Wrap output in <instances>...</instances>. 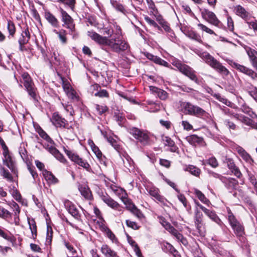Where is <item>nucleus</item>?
<instances>
[{"instance_id":"nucleus-61","label":"nucleus","mask_w":257,"mask_h":257,"mask_svg":"<svg viewBox=\"0 0 257 257\" xmlns=\"http://www.w3.org/2000/svg\"><path fill=\"white\" fill-rule=\"evenodd\" d=\"M208 163L213 168H216L218 166V162L214 157H212L208 160Z\"/></svg>"},{"instance_id":"nucleus-60","label":"nucleus","mask_w":257,"mask_h":257,"mask_svg":"<svg viewBox=\"0 0 257 257\" xmlns=\"http://www.w3.org/2000/svg\"><path fill=\"white\" fill-rule=\"evenodd\" d=\"M240 121L241 122L244 123L246 125H247L248 126H250L251 124H252V122L253 121L251 119H250L248 117L245 116L243 115H242V116H241Z\"/></svg>"},{"instance_id":"nucleus-62","label":"nucleus","mask_w":257,"mask_h":257,"mask_svg":"<svg viewBox=\"0 0 257 257\" xmlns=\"http://www.w3.org/2000/svg\"><path fill=\"white\" fill-rule=\"evenodd\" d=\"M145 20L150 25L153 26L155 28H157L158 29H160V27L157 25V24L149 17L146 16L145 17Z\"/></svg>"},{"instance_id":"nucleus-1","label":"nucleus","mask_w":257,"mask_h":257,"mask_svg":"<svg viewBox=\"0 0 257 257\" xmlns=\"http://www.w3.org/2000/svg\"><path fill=\"white\" fill-rule=\"evenodd\" d=\"M121 34V29L118 26H116L115 35L111 39L103 37L94 31L87 32V35L91 39L99 44L109 46L113 51L117 53L125 51L128 48V44L122 40Z\"/></svg>"},{"instance_id":"nucleus-63","label":"nucleus","mask_w":257,"mask_h":257,"mask_svg":"<svg viewBox=\"0 0 257 257\" xmlns=\"http://www.w3.org/2000/svg\"><path fill=\"white\" fill-rule=\"evenodd\" d=\"M113 31L108 27L103 28L102 29V33L104 35H107L108 37H111L113 34Z\"/></svg>"},{"instance_id":"nucleus-58","label":"nucleus","mask_w":257,"mask_h":257,"mask_svg":"<svg viewBox=\"0 0 257 257\" xmlns=\"http://www.w3.org/2000/svg\"><path fill=\"white\" fill-rule=\"evenodd\" d=\"M11 216V213L7 209L0 206V217L8 218Z\"/></svg>"},{"instance_id":"nucleus-9","label":"nucleus","mask_w":257,"mask_h":257,"mask_svg":"<svg viewBox=\"0 0 257 257\" xmlns=\"http://www.w3.org/2000/svg\"><path fill=\"white\" fill-rule=\"evenodd\" d=\"M3 164L7 166L13 173L15 174L16 173V169L15 167V162L9 153L8 148L5 145L3 147Z\"/></svg>"},{"instance_id":"nucleus-51","label":"nucleus","mask_w":257,"mask_h":257,"mask_svg":"<svg viewBox=\"0 0 257 257\" xmlns=\"http://www.w3.org/2000/svg\"><path fill=\"white\" fill-rule=\"evenodd\" d=\"M39 135L43 139H45L48 143H50L49 144L50 146L52 145L53 144V141L49 137V136L43 131V130H40L39 132Z\"/></svg>"},{"instance_id":"nucleus-4","label":"nucleus","mask_w":257,"mask_h":257,"mask_svg":"<svg viewBox=\"0 0 257 257\" xmlns=\"http://www.w3.org/2000/svg\"><path fill=\"white\" fill-rule=\"evenodd\" d=\"M24 85L29 95L34 101H38L37 89L28 73L22 74Z\"/></svg>"},{"instance_id":"nucleus-36","label":"nucleus","mask_w":257,"mask_h":257,"mask_svg":"<svg viewBox=\"0 0 257 257\" xmlns=\"http://www.w3.org/2000/svg\"><path fill=\"white\" fill-rule=\"evenodd\" d=\"M185 35L191 39L194 40L199 43H202L201 36L196 32L192 31H188L185 33Z\"/></svg>"},{"instance_id":"nucleus-42","label":"nucleus","mask_w":257,"mask_h":257,"mask_svg":"<svg viewBox=\"0 0 257 257\" xmlns=\"http://www.w3.org/2000/svg\"><path fill=\"white\" fill-rule=\"evenodd\" d=\"M103 230L107 237L109 238L112 242L116 243L117 242V238L115 235L106 226H104L103 227Z\"/></svg>"},{"instance_id":"nucleus-17","label":"nucleus","mask_w":257,"mask_h":257,"mask_svg":"<svg viewBox=\"0 0 257 257\" xmlns=\"http://www.w3.org/2000/svg\"><path fill=\"white\" fill-rule=\"evenodd\" d=\"M101 198V199L103 201V202H105L110 207L114 209L118 210L119 211L121 210L120 209V205L109 196L102 195Z\"/></svg>"},{"instance_id":"nucleus-5","label":"nucleus","mask_w":257,"mask_h":257,"mask_svg":"<svg viewBox=\"0 0 257 257\" xmlns=\"http://www.w3.org/2000/svg\"><path fill=\"white\" fill-rule=\"evenodd\" d=\"M172 65L176 67L180 72L189 77L191 80L196 83L198 82V78L195 75V71L190 66L185 64H182L179 60H174L172 62Z\"/></svg>"},{"instance_id":"nucleus-26","label":"nucleus","mask_w":257,"mask_h":257,"mask_svg":"<svg viewBox=\"0 0 257 257\" xmlns=\"http://www.w3.org/2000/svg\"><path fill=\"white\" fill-rule=\"evenodd\" d=\"M209 114L202 108L197 105H194L191 115H194L199 117H207Z\"/></svg>"},{"instance_id":"nucleus-27","label":"nucleus","mask_w":257,"mask_h":257,"mask_svg":"<svg viewBox=\"0 0 257 257\" xmlns=\"http://www.w3.org/2000/svg\"><path fill=\"white\" fill-rule=\"evenodd\" d=\"M234 11L235 14L237 16L240 17L245 20H247L249 14L242 6L240 5L236 6L234 8Z\"/></svg>"},{"instance_id":"nucleus-12","label":"nucleus","mask_w":257,"mask_h":257,"mask_svg":"<svg viewBox=\"0 0 257 257\" xmlns=\"http://www.w3.org/2000/svg\"><path fill=\"white\" fill-rule=\"evenodd\" d=\"M62 80V85L64 91L67 96L70 99H74L77 98L76 93L72 88L71 84L68 80L62 76L60 77Z\"/></svg>"},{"instance_id":"nucleus-48","label":"nucleus","mask_w":257,"mask_h":257,"mask_svg":"<svg viewBox=\"0 0 257 257\" xmlns=\"http://www.w3.org/2000/svg\"><path fill=\"white\" fill-rule=\"evenodd\" d=\"M0 236L3 237L6 240L10 241L11 242H13L15 241L13 236L11 235L8 234L7 232H6L4 230L0 228Z\"/></svg>"},{"instance_id":"nucleus-56","label":"nucleus","mask_w":257,"mask_h":257,"mask_svg":"<svg viewBox=\"0 0 257 257\" xmlns=\"http://www.w3.org/2000/svg\"><path fill=\"white\" fill-rule=\"evenodd\" d=\"M125 222L126 225L133 229L136 230L140 228V226L136 222L132 221L130 220H126Z\"/></svg>"},{"instance_id":"nucleus-38","label":"nucleus","mask_w":257,"mask_h":257,"mask_svg":"<svg viewBox=\"0 0 257 257\" xmlns=\"http://www.w3.org/2000/svg\"><path fill=\"white\" fill-rule=\"evenodd\" d=\"M184 170L196 177L199 176L201 173V170L198 168L193 165H188L184 169Z\"/></svg>"},{"instance_id":"nucleus-2","label":"nucleus","mask_w":257,"mask_h":257,"mask_svg":"<svg viewBox=\"0 0 257 257\" xmlns=\"http://www.w3.org/2000/svg\"><path fill=\"white\" fill-rule=\"evenodd\" d=\"M196 54L209 66L219 73L227 76L229 71L222 64L207 52L198 51Z\"/></svg>"},{"instance_id":"nucleus-53","label":"nucleus","mask_w":257,"mask_h":257,"mask_svg":"<svg viewBox=\"0 0 257 257\" xmlns=\"http://www.w3.org/2000/svg\"><path fill=\"white\" fill-rule=\"evenodd\" d=\"M11 207L13 208V211H14L15 216H16L15 218H18L19 214L20 212V207L18 204L17 203L14 202L11 203Z\"/></svg>"},{"instance_id":"nucleus-32","label":"nucleus","mask_w":257,"mask_h":257,"mask_svg":"<svg viewBox=\"0 0 257 257\" xmlns=\"http://www.w3.org/2000/svg\"><path fill=\"white\" fill-rule=\"evenodd\" d=\"M46 20L54 27L58 26V21L55 17L49 12L45 13V15Z\"/></svg>"},{"instance_id":"nucleus-47","label":"nucleus","mask_w":257,"mask_h":257,"mask_svg":"<svg viewBox=\"0 0 257 257\" xmlns=\"http://www.w3.org/2000/svg\"><path fill=\"white\" fill-rule=\"evenodd\" d=\"M245 50L250 61L257 58L256 56V55H257V52L255 50L248 47L245 49Z\"/></svg>"},{"instance_id":"nucleus-23","label":"nucleus","mask_w":257,"mask_h":257,"mask_svg":"<svg viewBox=\"0 0 257 257\" xmlns=\"http://www.w3.org/2000/svg\"><path fill=\"white\" fill-rule=\"evenodd\" d=\"M171 233L173 236H174L178 241H180L184 245L187 244V241L183 235L180 233L178 230H177L173 226L170 228V229L168 230Z\"/></svg>"},{"instance_id":"nucleus-24","label":"nucleus","mask_w":257,"mask_h":257,"mask_svg":"<svg viewBox=\"0 0 257 257\" xmlns=\"http://www.w3.org/2000/svg\"><path fill=\"white\" fill-rule=\"evenodd\" d=\"M171 233L173 236H174L178 241H180L184 245L187 244V241L183 235L180 233L178 230H177L173 226L170 228V229L168 230Z\"/></svg>"},{"instance_id":"nucleus-29","label":"nucleus","mask_w":257,"mask_h":257,"mask_svg":"<svg viewBox=\"0 0 257 257\" xmlns=\"http://www.w3.org/2000/svg\"><path fill=\"white\" fill-rule=\"evenodd\" d=\"M42 173L45 179L49 183L55 184L58 182V179L51 172L46 170H44Z\"/></svg>"},{"instance_id":"nucleus-41","label":"nucleus","mask_w":257,"mask_h":257,"mask_svg":"<svg viewBox=\"0 0 257 257\" xmlns=\"http://www.w3.org/2000/svg\"><path fill=\"white\" fill-rule=\"evenodd\" d=\"M241 109L243 112L248 114L251 117L253 118H257V115L252 110L251 108L246 105L244 104L242 105Z\"/></svg>"},{"instance_id":"nucleus-22","label":"nucleus","mask_w":257,"mask_h":257,"mask_svg":"<svg viewBox=\"0 0 257 257\" xmlns=\"http://www.w3.org/2000/svg\"><path fill=\"white\" fill-rule=\"evenodd\" d=\"M186 139L190 144L194 146H196V145H203L204 143L203 138L196 135L189 136L187 137Z\"/></svg>"},{"instance_id":"nucleus-30","label":"nucleus","mask_w":257,"mask_h":257,"mask_svg":"<svg viewBox=\"0 0 257 257\" xmlns=\"http://www.w3.org/2000/svg\"><path fill=\"white\" fill-rule=\"evenodd\" d=\"M126 205L127 208L130 210L134 215H135L137 217L139 218H141L143 217V214L141 211L138 209L136 206L131 202L130 200L127 203V205Z\"/></svg>"},{"instance_id":"nucleus-21","label":"nucleus","mask_w":257,"mask_h":257,"mask_svg":"<svg viewBox=\"0 0 257 257\" xmlns=\"http://www.w3.org/2000/svg\"><path fill=\"white\" fill-rule=\"evenodd\" d=\"M30 39V34L29 32L28 29L26 28L23 31L21 37L19 40V43L20 45V49L21 51L23 50L22 46L27 44Z\"/></svg>"},{"instance_id":"nucleus-19","label":"nucleus","mask_w":257,"mask_h":257,"mask_svg":"<svg viewBox=\"0 0 257 257\" xmlns=\"http://www.w3.org/2000/svg\"><path fill=\"white\" fill-rule=\"evenodd\" d=\"M226 163L228 169L237 178H239L241 176V173L238 168L235 166L233 161L231 159H226Z\"/></svg>"},{"instance_id":"nucleus-45","label":"nucleus","mask_w":257,"mask_h":257,"mask_svg":"<svg viewBox=\"0 0 257 257\" xmlns=\"http://www.w3.org/2000/svg\"><path fill=\"white\" fill-rule=\"evenodd\" d=\"M0 172L1 175L9 181H13V177L8 170H6L4 167L2 166L0 167Z\"/></svg>"},{"instance_id":"nucleus-11","label":"nucleus","mask_w":257,"mask_h":257,"mask_svg":"<svg viewBox=\"0 0 257 257\" xmlns=\"http://www.w3.org/2000/svg\"><path fill=\"white\" fill-rule=\"evenodd\" d=\"M60 11L61 14L62 21L64 23L63 26H65L71 32H74L75 30V25L73 19L62 8L60 9Z\"/></svg>"},{"instance_id":"nucleus-28","label":"nucleus","mask_w":257,"mask_h":257,"mask_svg":"<svg viewBox=\"0 0 257 257\" xmlns=\"http://www.w3.org/2000/svg\"><path fill=\"white\" fill-rule=\"evenodd\" d=\"M101 251L105 257H116V254H117L115 251L111 249L106 244L102 245L101 247Z\"/></svg>"},{"instance_id":"nucleus-25","label":"nucleus","mask_w":257,"mask_h":257,"mask_svg":"<svg viewBox=\"0 0 257 257\" xmlns=\"http://www.w3.org/2000/svg\"><path fill=\"white\" fill-rule=\"evenodd\" d=\"M203 211L212 220L216 222L217 224L221 225L222 222L220 218L217 216L216 213L207 208H203Z\"/></svg>"},{"instance_id":"nucleus-18","label":"nucleus","mask_w":257,"mask_h":257,"mask_svg":"<svg viewBox=\"0 0 257 257\" xmlns=\"http://www.w3.org/2000/svg\"><path fill=\"white\" fill-rule=\"evenodd\" d=\"M145 56L148 59L153 61L156 64L164 66L167 67H169L170 66V65L167 62L164 61V60L162 59L161 58L158 56H154L153 54L149 53H146Z\"/></svg>"},{"instance_id":"nucleus-39","label":"nucleus","mask_w":257,"mask_h":257,"mask_svg":"<svg viewBox=\"0 0 257 257\" xmlns=\"http://www.w3.org/2000/svg\"><path fill=\"white\" fill-rule=\"evenodd\" d=\"M124 166L129 171L134 169V162L132 159L127 155L124 156L122 159Z\"/></svg>"},{"instance_id":"nucleus-3","label":"nucleus","mask_w":257,"mask_h":257,"mask_svg":"<svg viewBox=\"0 0 257 257\" xmlns=\"http://www.w3.org/2000/svg\"><path fill=\"white\" fill-rule=\"evenodd\" d=\"M52 123L56 127L64 128L62 133L65 137H67L66 133H72V126L70 125L65 118H62L57 112H54L51 118Z\"/></svg>"},{"instance_id":"nucleus-7","label":"nucleus","mask_w":257,"mask_h":257,"mask_svg":"<svg viewBox=\"0 0 257 257\" xmlns=\"http://www.w3.org/2000/svg\"><path fill=\"white\" fill-rule=\"evenodd\" d=\"M226 61L232 67L236 69L239 72L248 75L252 79H255V78H257V73L252 69L247 68L243 65L239 64L234 62L233 60H226Z\"/></svg>"},{"instance_id":"nucleus-49","label":"nucleus","mask_w":257,"mask_h":257,"mask_svg":"<svg viewBox=\"0 0 257 257\" xmlns=\"http://www.w3.org/2000/svg\"><path fill=\"white\" fill-rule=\"evenodd\" d=\"M94 108L98 114L101 115L107 110V107L105 105L95 104Z\"/></svg>"},{"instance_id":"nucleus-59","label":"nucleus","mask_w":257,"mask_h":257,"mask_svg":"<svg viewBox=\"0 0 257 257\" xmlns=\"http://www.w3.org/2000/svg\"><path fill=\"white\" fill-rule=\"evenodd\" d=\"M227 29L230 31L233 32V31L234 30L233 21L232 18L230 16H227Z\"/></svg>"},{"instance_id":"nucleus-13","label":"nucleus","mask_w":257,"mask_h":257,"mask_svg":"<svg viewBox=\"0 0 257 257\" xmlns=\"http://www.w3.org/2000/svg\"><path fill=\"white\" fill-rule=\"evenodd\" d=\"M65 208L69 213L71 214L75 218L79 219L80 218V214L78 210L74 204L69 200H65L64 202Z\"/></svg>"},{"instance_id":"nucleus-15","label":"nucleus","mask_w":257,"mask_h":257,"mask_svg":"<svg viewBox=\"0 0 257 257\" xmlns=\"http://www.w3.org/2000/svg\"><path fill=\"white\" fill-rule=\"evenodd\" d=\"M194 222L197 230L200 233L202 232L204 229V225L203 221V215L202 213L197 209L195 212Z\"/></svg>"},{"instance_id":"nucleus-44","label":"nucleus","mask_w":257,"mask_h":257,"mask_svg":"<svg viewBox=\"0 0 257 257\" xmlns=\"http://www.w3.org/2000/svg\"><path fill=\"white\" fill-rule=\"evenodd\" d=\"M228 212V215H227V218L229 222L230 225L231 226H232L233 225H235L236 224L239 222L235 218L234 215L233 214V213L231 212L230 209H228L227 210Z\"/></svg>"},{"instance_id":"nucleus-64","label":"nucleus","mask_w":257,"mask_h":257,"mask_svg":"<svg viewBox=\"0 0 257 257\" xmlns=\"http://www.w3.org/2000/svg\"><path fill=\"white\" fill-rule=\"evenodd\" d=\"M95 96H98L100 97H108V93L106 90H101L100 91L95 93Z\"/></svg>"},{"instance_id":"nucleus-14","label":"nucleus","mask_w":257,"mask_h":257,"mask_svg":"<svg viewBox=\"0 0 257 257\" xmlns=\"http://www.w3.org/2000/svg\"><path fill=\"white\" fill-rule=\"evenodd\" d=\"M46 149L53 155L58 160L62 163H66L67 160L64 156L53 145H45Z\"/></svg>"},{"instance_id":"nucleus-57","label":"nucleus","mask_w":257,"mask_h":257,"mask_svg":"<svg viewBox=\"0 0 257 257\" xmlns=\"http://www.w3.org/2000/svg\"><path fill=\"white\" fill-rule=\"evenodd\" d=\"M158 97L162 100H166L168 97V94L165 90L160 89L157 92Z\"/></svg>"},{"instance_id":"nucleus-46","label":"nucleus","mask_w":257,"mask_h":257,"mask_svg":"<svg viewBox=\"0 0 257 257\" xmlns=\"http://www.w3.org/2000/svg\"><path fill=\"white\" fill-rule=\"evenodd\" d=\"M194 192L198 198L202 202L206 204H207L209 202V201L205 197L204 195L200 191L195 189Z\"/></svg>"},{"instance_id":"nucleus-31","label":"nucleus","mask_w":257,"mask_h":257,"mask_svg":"<svg viewBox=\"0 0 257 257\" xmlns=\"http://www.w3.org/2000/svg\"><path fill=\"white\" fill-rule=\"evenodd\" d=\"M231 227L237 236L242 237L244 233V228L240 222H238L235 225H232Z\"/></svg>"},{"instance_id":"nucleus-33","label":"nucleus","mask_w":257,"mask_h":257,"mask_svg":"<svg viewBox=\"0 0 257 257\" xmlns=\"http://www.w3.org/2000/svg\"><path fill=\"white\" fill-rule=\"evenodd\" d=\"M28 223L29 225V228L31 231V236L30 237L33 239H35L37 235L36 223L34 219L29 220L28 221Z\"/></svg>"},{"instance_id":"nucleus-35","label":"nucleus","mask_w":257,"mask_h":257,"mask_svg":"<svg viewBox=\"0 0 257 257\" xmlns=\"http://www.w3.org/2000/svg\"><path fill=\"white\" fill-rule=\"evenodd\" d=\"M181 106L186 114H192L194 105L188 102H183L181 103Z\"/></svg>"},{"instance_id":"nucleus-43","label":"nucleus","mask_w":257,"mask_h":257,"mask_svg":"<svg viewBox=\"0 0 257 257\" xmlns=\"http://www.w3.org/2000/svg\"><path fill=\"white\" fill-rule=\"evenodd\" d=\"M53 32L58 35V37L61 42L63 44H65L67 42V38L66 37V32L65 30L63 29H61L59 31H57L56 30H54Z\"/></svg>"},{"instance_id":"nucleus-20","label":"nucleus","mask_w":257,"mask_h":257,"mask_svg":"<svg viewBox=\"0 0 257 257\" xmlns=\"http://www.w3.org/2000/svg\"><path fill=\"white\" fill-rule=\"evenodd\" d=\"M149 194L154 197L156 200L159 202L165 204L166 203V199L163 196H161L159 193V190L156 188H151L148 190Z\"/></svg>"},{"instance_id":"nucleus-8","label":"nucleus","mask_w":257,"mask_h":257,"mask_svg":"<svg viewBox=\"0 0 257 257\" xmlns=\"http://www.w3.org/2000/svg\"><path fill=\"white\" fill-rule=\"evenodd\" d=\"M63 150L68 158L75 163L78 164L80 166L88 170L90 168L89 164L76 154L67 150L66 148H63Z\"/></svg>"},{"instance_id":"nucleus-40","label":"nucleus","mask_w":257,"mask_h":257,"mask_svg":"<svg viewBox=\"0 0 257 257\" xmlns=\"http://www.w3.org/2000/svg\"><path fill=\"white\" fill-rule=\"evenodd\" d=\"M111 4L112 6L118 12H119L123 14H126V11L121 4L116 1H111Z\"/></svg>"},{"instance_id":"nucleus-16","label":"nucleus","mask_w":257,"mask_h":257,"mask_svg":"<svg viewBox=\"0 0 257 257\" xmlns=\"http://www.w3.org/2000/svg\"><path fill=\"white\" fill-rule=\"evenodd\" d=\"M220 179V180L224 184L225 186L228 189H234L238 185V181L232 178H226L218 174H215Z\"/></svg>"},{"instance_id":"nucleus-54","label":"nucleus","mask_w":257,"mask_h":257,"mask_svg":"<svg viewBox=\"0 0 257 257\" xmlns=\"http://www.w3.org/2000/svg\"><path fill=\"white\" fill-rule=\"evenodd\" d=\"M53 236L52 228L51 227H47V233L46 237V242L51 244Z\"/></svg>"},{"instance_id":"nucleus-34","label":"nucleus","mask_w":257,"mask_h":257,"mask_svg":"<svg viewBox=\"0 0 257 257\" xmlns=\"http://www.w3.org/2000/svg\"><path fill=\"white\" fill-rule=\"evenodd\" d=\"M116 191H117V192H116L115 194L119 197L124 204L127 205V203L129 202L130 200L126 197L127 194L125 191L119 187Z\"/></svg>"},{"instance_id":"nucleus-50","label":"nucleus","mask_w":257,"mask_h":257,"mask_svg":"<svg viewBox=\"0 0 257 257\" xmlns=\"http://www.w3.org/2000/svg\"><path fill=\"white\" fill-rule=\"evenodd\" d=\"M8 30L9 32L10 35L14 36L16 32V28L14 24L11 21L8 22Z\"/></svg>"},{"instance_id":"nucleus-52","label":"nucleus","mask_w":257,"mask_h":257,"mask_svg":"<svg viewBox=\"0 0 257 257\" xmlns=\"http://www.w3.org/2000/svg\"><path fill=\"white\" fill-rule=\"evenodd\" d=\"M197 26L198 28H199L202 31H204L206 33L212 35L214 34L215 35V33L213 30L210 29V28H208L207 26L204 25L202 24L199 23L197 24Z\"/></svg>"},{"instance_id":"nucleus-37","label":"nucleus","mask_w":257,"mask_h":257,"mask_svg":"<svg viewBox=\"0 0 257 257\" xmlns=\"http://www.w3.org/2000/svg\"><path fill=\"white\" fill-rule=\"evenodd\" d=\"M78 189L81 195L86 199H89L90 198L91 196V192L87 186L80 185Z\"/></svg>"},{"instance_id":"nucleus-10","label":"nucleus","mask_w":257,"mask_h":257,"mask_svg":"<svg viewBox=\"0 0 257 257\" xmlns=\"http://www.w3.org/2000/svg\"><path fill=\"white\" fill-rule=\"evenodd\" d=\"M201 15L202 17L209 23L216 27L219 26V24L221 23L216 17L215 14L212 12L209 11L206 9H204L201 12Z\"/></svg>"},{"instance_id":"nucleus-6","label":"nucleus","mask_w":257,"mask_h":257,"mask_svg":"<svg viewBox=\"0 0 257 257\" xmlns=\"http://www.w3.org/2000/svg\"><path fill=\"white\" fill-rule=\"evenodd\" d=\"M129 133L142 144L146 145L148 144L150 138L148 132L132 127L129 129Z\"/></svg>"},{"instance_id":"nucleus-55","label":"nucleus","mask_w":257,"mask_h":257,"mask_svg":"<svg viewBox=\"0 0 257 257\" xmlns=\"http://www.w3.org/2000/svg\"><path fill=\"white\" fill-rule=\"evenodd\" d=\"M178 198L179 200V201L182 203L184 206L187 209H190V206H188L187 205V201L185 197V196L183 194H179L178 195Z\"/></svg>"}]
</instances>
